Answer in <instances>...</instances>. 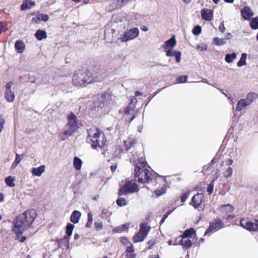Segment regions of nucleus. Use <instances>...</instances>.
I'll return each mask as SVG.
<instances>
[{"mask_svg": "<svg viewBox=\"0 0 258 258\" xmlns=\"http://www.w3.org/2000/svg\"><path fill=\"white\" fill-rule=\"evenodd\" d=\"M215 174L214 175V178L217 175V174H218V175H219V171L218 170H216L215 171Z\"/></svg>", "mask_w": 258, "mask_h": 258, "instance_id": "62", "label": "nucleus"}, {"mask_svg": "<svg viewBox=\"0 0 258 258\" xmlns=\"http://www.w3.org/2000/svg\"><path fill=\"white\" fill-rule=\"evenodd\" d=\"M136 143V140L133 138L130 137L127 140L124 141V145L126 150H128Z\"/></svg>", "mask_w": 258, "mask_h": 258, "instance_id": "25", "label": "nucleus"}, {"mask_svg": "<svg viewBox=\"0 0 258 258\" xmlns=\"http://www.w3.org/2000/svg\"><path fill=\"white\" fill-rule=\"evenodd\" d=\"M81 216V213L78 211H74L72 213L70 217V221L74 223H78Z\"/></svg>", "mask_w": 258, "mask_h": 258, "instance_id": "19", "label": "nucleus"}, {"mask_svg": "<svg viewBox=\"0 0 258 258\" xmlns=\"http://www.w3.org/2000/svg\"><path fill=\"white\" fill-rule=\"evenodd\" d=\"M120 242L124 245L125 247L130 246V245H132L133 244L129 241V240L125 237H121L120 239Z\"/></svg>", "mask_w": 258, "mask_h": 258, "instance_id": "41", "label": "nucleus"}, {"mask_svg": "<svg viewBox=\"0 0 258 258\" xmlns=\"http://www.w3.org/2000/svg\"><path fill=\"white\" fill-rule=\"evenodd\" d=\"M49 19V17L46 14H39L36 18H33L32 19V22L37 23L40 21L46 22Z\"/></svg>", "mask_w": 258, "mask_h": 258, "instance_id": "24", "label": "nucleus"}, {"mask_svg": "<svg viewBox=\"0 0 258 258\" xmlns=\"http://www.w3.org/2000/svg\"><path fill=\"white\" fill-rule=\"evenodd\" d=\"M135 106L134 104L131 103L125 108L124 113L127 114H132Z\"/></svg>", "mask_w": 258, "mask_h": 258, "instance_id": "39", "label": "nucleus"}, {"mask_svg": "<svg viewBox=\"0 0 258 258\" xmlns=\"http://www.w3.org/2000/svg\"><path fill=\"white\" fill-rule=\"evenodd\" d=\"M180 243L185 248H188L194 244V239H190L189 238H183L181 237L180 240Z\"/></svg>", "mask_w": 258, "mask_h": 258, "instance_id": "16", "label": "nucleus"}, {"mask_svg": "<svg viewBox=\"0 0 258 258\" xmlns=\"http://www.w3.org/2000/svg\"><path fill=\"white\" fill-rule=\"evenodd\" d=\"M196 232L195 229L192 228H190L188 229H186L184 231L183 234L180 236L183 238H189L192 239L191 235Z\"/></svg>", "mask_w": 258, "mask_h": 258, "instance_id": "26", "label": "nucleus"}, {"mask_svg": "<svg viewBox=\"0 0 258 258\" xmlns=\"http://www.w3.org/2000/svg\"><path fill=\"white\" fill-rule=\"evenodd\" d=\"M234 210V207L230 204L222 205L220 207V210L223 214L232 213Z\"/></svg>", "mask_w": 258, "mask_h": 258, "instance_id": "22", "label": "nucleus"}, {"mask_svg": "<svg viewBox=\"0 0 258 258\" xmlns=\"http://www.w3.org/2000/svg\"><path fill=\"white\" fill-rule=\"evenodd\" d=\"M223 222L220 220H217L215 222L210 224V226L205 233V235H207L215 230L222 228Z\"/></svg>", "mask_w": 258, "mask_h": 258, "instance_id": "12", "label": "nucleus"}, {"mask_svg": "<svg viewBox=\"0 0 258 258\" xmlns=\"http://www.w3.org/2000/svg\"><path fill=\"white\" fill-rule=\"evenodd\" d=\"M117 166L116 165H112L110 167L111 170L112 172H114L116 169Z\"/></svg>", "mask_w": 258, "mask_h": 258, "instance_id": "58", "label": "nucleus"}, {"mask_svg": "<svg viewBox=\"0 0 258 258\" xmlns=\"http://www.w3.org/2000/svg\"><path fill=\"white\" fill-rule=\"evenodd\" d=\"M45 170V166L43 165L37 168L31 169L32 174L36 176H40Z\"/></svg>", "mask_w": 258, "mask_h": 258, "instance_id": "18", "label": "nucleus"}, {"mask_svg": "<svg viewBox=\"0 0 258 258\" xmlns=\"http://www.w3.org/2000/svg\"><path fill=\"white\" fill-rule=\"evenodd\" d=\"M241 14L245 20H249L251 16L253 15V13L251 9L248 7H245L241 10Z\"/></svg>", "mask_w": 258, "mask_h": 258, "instance_id": "14", "label": "nucleus"}, {"mask_svg": "<svg viewBox=\"0 0 258 258\" xmlns=\"http://www.w3.org/2000/svg\"><path fill=\"white\" fill-rule=\"evenodd\" d=\"M141 29L144 31V32H146V31H148V28L147 27V26H142L141 27Z\"/></svg>", "mask_w": 258, "mask_h": 258, "instance_id": "57", "label": "nucleus"}, {"mask_svg": "<svg viewBox=\"0 0 258 258\" xmlns=\"http://www.w3.org/2000/svg\"><path fill=\"white\" fill-rule=\"evenodd\" d=\"M73 165L76 170H79L81 168L82 161L79 158L75 157L74 158Z\"/></svg>", "mask_w": 258, "mask_h": 258, "instance_id": "29", "label": "nucleus"}, {"mask_svg": "<svg viewBox=\"0 0 258 258\" xmlns=\"http://www.w3.org/2000/svg\"><path fill=\"white\" fill-rule=\"evenodd\" d=\"M219 29L222 33H224L225 28L223 23L220 24V25L219 27Z\"/></svg>", "mask_w": 258, "mask_h": 258, "instance_id": "55", "label": "nucleus"}, {"mask_svg": "<svg viewBox=\"0 0 258 258\" xmlns=\"http://www.w3.org/2000/svg\"><path fill=\"white\" fill-rule=\"evenodd\" d=\"M93 79L90 73L86 71H80L76 73L73 77V84L77 87H84L92 82Z\"/></svg>", "mask_w": 258, "mask_h": 258, "instance_id": "5", "label": "nucleus"}, {"mask_svg": "<svg viewBox=\"0 0 258 258\" xmlns=\"http://www.w3.org/2000/svg\"><path fill=\"white\" fill-rule=\"evenodd\" d=\"M125 252L126 258H135L136 256L133 244L126 247Z\"/></svg>", "mask_w": 258, "mask_h": 258, "instance_id": "21", "label": "nucleus"}, {"mask_svg": "<svg viewBox=\"0 0 258 258\" xmlns=\"http://www.w3.org/2000/svg\"><path fill=\"white\" fill-rule=\"evenodd\" d=\"M35 5V3L32 0H23V3L21 6V10L25 11L27 9H30L32 7Z\"/></svg>", "mask_w": 258, "mask_h": 258, "instance_id": "17", "label": "nucleus"}, {"mask_svg": "<svg viewBox=\"0 0 258 258\" xmlns=\"http://www.w3.org/2000/svg\"><path fill=\"white\" fill-rule=\"evenodd\" d=\"M201 16L205 21H210L213 17V12L211 10L204 9L201 10Z\"/></svg>", "mask_w": 258, "mask_h": 258, "instance_id": "13", "label": "nucleus"}, {"mask_svg": "<svg viewBox=\"0 0 258 258\" xmlns=\"http://www.w3.org/2000/svg\"><path fill=\"white\" fill-rule=\"evenodd\" d=\"M4 123H5V120L3 118L2 115L0 114V133L3 130Z\"/></svg>", "mask_w": 258, "mask_h": 258, "instance_id": "52", "label": "nucleus"}, {"mask_svg": "<svg viewBox=\"0 0 258 258\" xmlns=\"http://www.w3.org/2000/svg\"><path fill=\"white\" fill-rule=\"evenodd\" d=\"M227 162H228V164L229 165H232V163H233V160H232V159H229L228 160Z\"/></svg>", "mask_w": 258, "mask_h": 258, "instance_id": "64", "label": "nucleus"}, {"mask_svg": "<svg viewBox=\"0 0 258 258\" xmlns=\"http://www.w3.org/2000/svg\"><path fill=\"white\" fill-rule=\"evenodd\" d=\"M139 35V30L138 28H133L125 32L123 37L121 38L122 42H125L137 38Z\"/></svg>", "mask_w": 258, "mask_h": 258, "instance_id": "9", "label": "nucleus"}, {"mask_svg": "<svg viewBox=\"0 0 258 258\" xmlns=\"http://www.w3.org/2000/svg\"><path fill=\"white\" fill-rule=\"evenodd\" d=\"M4 196L3 194L0 193V202L4 199Z\"/></svg>", "mask_w": 258, "mask_h": 258, "instance_id": "63", "label": "nucleus"}, {"mask_svg": "<svg viewBox=\"0 0 258 258\" xmlns=\"http://www.w3.org/2000/svg\"><path fill=\"white\" fill-rule=\"evenodd\" d=\"M176 44L175 36H172L170 39L165 41L163 48L165 49H173Z\"/></svg>", "mask_w": 258, "mask_h": 258, "instance_id": "15", "label": "nucleus"}, {"mask_svg": "<svg viewBox=\"0 0 258 258\" xmlns=\"http://www.w3.org/2000/svg\"><path fill=\"white\" fill-rule=\"evenodd\" d=\"M166 192L165 189L163 187H161L160 189H158L154 191L156 195L155 197L157 198Z\"/></svg>", "mask_w": 258, "mask_h": 258, "instance_id": "42", "label": "nucleus"}, {"mask_svg": "<svg viewBox=\"0 0 258 258\" xmlns=\"http://www.w3.org/2000/svg\"><path fill=\"white\" fill-rule=\"evenodd\" d=\"M7 25L3 22H0V34L3 32H6L7 30Z\"/></svg>", "mask_w": 258, "mask_h": 258, "instance_id": "50", "label": "nucleus"}, {"mask_svg": "<svg viewBox=\"0 0 258 258\" xmlns=\"http://www.w3.org/2000/svg\"><path fill=\"white\" fill-rule=\"evenodd\" d=\"M12 86V82H9L7 83L6 85V91H11V87Z\"/></svg>", "mask_w": 258, "mask_h": 258, "instance_id": "56", "label": "nucleus"}, {"mask_svg": "<svg viewBox=\"0 0 258 258\" xmlns=\"http://www.w3.org/2000/svg\"><path fill=\"white\" fill-rule=\"evenodd\" d=\"M134 172L135 180L139 183H149L151 179V169L143 159H140L136 164Z\"/></svg>", "mask_w": 258, "mask_h": 258, "instance_id": "2", "label": "nucleus"}, {"mask_svg": "<svg viewBox=\"0 0 258 258\" xmlns=\"http://www.w3.org/2000/svg\"><path fill=\"white\" fill-rule=\"evenodd\" d=\"M116 204L119 206H120V207L125 206L127 204L125 199L123 198H121L117 199L116 200Z\"/></svg>", "mask_w": 258, "mask_h": 258, "instance_id": "43", "label": "nucleus"}, {"mask_svg": "<svg viewBox=\"0 0 258 258\" xmlns=\"http://www.w3.org/2000/svg\"><path fill=\"white\" fill-rule=\"evenodd\" d=\"M214 43L217 46L225 45L226 43V41L223 38L215 37L213 39Z\"/></svg>", "mask_w": 258, "mask_h": 258, "instance_id": "35", "label": "nucleus"}, {"mask_svg": "<svg viewBox=\"0 0 258 258\" xmlns=\"http://www.w3.org/2000/svg\"><path fill=\"white\" fill-rule=\"evenodd\" d=\"M95 226L97 230H100L102 228V224L101 223H95Z\"/></svg>", "mask_w": 258, "mask_h": 258, "instance_id": "54", "label": "nucleus"}, {"mask_svg": "<svg viewBox=\"0 0 258 258\" xmlns=\"http://www.w3.org/2000/svg\"><path fill=\"white\" fill-rule=\"evenodd\" d=\"M23 155H20L18 154H16V159L11 166V168L15 169L21 162V161L23 159Z\"/></svg>", "mask_w": 258, "mask_h": 258, "instance_id": "30", "label": "nucleus"}, {"mask_svg": "<svg viewBox=\"0 0 258 258\" xmlns=\"http://www.w3.org/2000/svg\"><path fill=\"white\" fill-rule=\"evenodd\" d=\"M250 26L253 29H258V17L253 18L250 22Z\"/></svg>", "mask_w": 258, "mask_h": 258, "instance_id": "38", "label": "nucleus"}, {"mask_svg": "<svg viewBox=\"0 0 258 258\" xmlns=\"http://www.w3.org/2000/svg\"><path fill=\"white\" fill-rule=\"evenodd\" d=\"M14 180L15 179L13 177L9 176V177L6 178L5 182L8 186L12 187L15 186V184L14 182Z\"/></svg>", "mask_w": 258, "mask_h": 258, "instance_id": "36", "label": "nucleus"}, {"mask_svg": "<svg viewBox=\"0 0 258 258\" xmlns=\"http://www.w3.org/2000/svg\"><path fill=\"white\" fill-rule=\"evenodd\" d=\"M87 142L95 149L102 148L105 144L106 140L103 133L95 127L91 128L88 131Z\"/></svg>", "mask_w": 258, "mask_h": 258, "instance_id": "3", "label": "nucleus"}, {"mask_svg": "<svg viewBox=\"0 0 258 258\" xmlns=\"http://www.w3.org/2000/svg\"><path fill=\"white\" fill-rule=\"evenodd\" d=\"M186 80H187V76H180L177 79V82L179 83H184L186 81Z\"/></svg>", "mask_w": 258, "mask_h": 258, "instance_id": "51", "label": "nucleus"}, {"mask_svg": "<svg viewBox=\"0 0 258 258\" xmlns=\"http://www.w3.org/2000/svg\"><path fill=\"white\" fill-rule=\"evenodd\" d=\"M81 125V121L77 119L76 116L74 113H71L68 116V123L66 125L67 129L63 133L65 137H62V140H65L79 128Z\"/></svg>", "mask_w": 258, "mask_h": 258, "instance_id": "4", "label": "nucleus"}, {"mask_svg": "<svg viewBox=\"0 0 258 258\" xmlns=\"http://www.w3.org/2000/svg\"><path fill=\"white\" fill-rule=\"evenodd\" d=\"M258 95L256 93H249L247 95L245 100H246V102L248 103V104L249 105L254 100L256 99Z\"/></svg>", "mask_w": 258, "mask_h": 258, "instance_id": "28", "label": "nucleus"}, {"mask_svg": "<svg viewBox=\"0 0 258 258\" xmlns=\"http://www.w3.org/2000/svg\"><path fill=\"white\" fill-rule=\"evenodd\" d=\"M201 27L199 26H197L192 29V31L194 34L198 35L201 33Z\"/></svg>", "mask_w": 258, "mask_h": 258, "instance_id": "46", "label": "nucleus"}, {"mask_svg": "<svg viewBox=\"0 0 258 258\" xmlns=\"http://www.w3.org/2000/svg\"><path fill=\"white\" fill-rule=\"evenodd\" d=\"M74 225L72 224H68L66 227V233L68 236H70L72 234Z\"/></svg>", "mask_w": 258, "mask_h": 258, "instance_id": "40", "label": "nucleus"}, {"mask_svg": "<svg viewBox=\"0 0 258 258\" xmlns=\"http://www.w3.org/2000/svg\"><path fill=\"white\" fill-rule=\"evenodd\" d=\"M237 57L236 53L233 52L230 54H227L225 55V60L227 63H231Z\"/></svg>", "mask_w": 258, "mask_h": 258, "instance_id": "31", "label": "nucleus"}, {"mask_svg": "<svg viewBox=\"0 0 258 258\" xmlns=\"http://www.w3.org/2000/svg\"><path fill=\"white\" fill-rule=\"evenodd\" d=\"M233 169L231 167H229L224 172V176L225 178L230 177L232 174Z\"/></svg>", "mask_w": 258, "mask_h": 258, "instance_id": "44", "label": "nucleus"}, {"mask_svg": "<svg viewBox=\"0 0 258 258\" xmlns=\"http://www.w3.org/2000/svg\"><path fill=\"white\" fill-rule=\"evenodd\" d=\"M17 234V239L19 240V241L21 242H24L26 240V237L23 236L21 235L22 233H16Z\"/></svg>", "mask_w": 258, "mask_h": 258, "instance_id": "48", "label": "nucleus"}, {"mask_svg": "<svg viewBox=\"0 0 258 258\" xmlns=\"http://www.w3.org/2000/svg\"><path fill=\"white\" fill-rule=\"evenodd\" d=\"M36 216L34 210H27L19 215L13 221V231L15 233H23L31 225Z\"/></svg>", "mask_w": 258, "mask_h": 258, "instance_id": "1", "label": "nucleus"}, {"mask_svg": "<svg viewBox=\"0 0 258 258\" xmlns=\"http://www.w3.org/2000/svg\"><path fill=\"white\" fill-rule=\"evenodd\" d=\"M189 192H186L181 196V201L182 202H184L189 197Z\"/></svg>", "mask_w": 258, "mask_h": 258, "instance_id": "53", "label": "nucleus"}, {"mask_svg": "<svg viewBox=\"0 0 258 258\" xmlns=\"http://www.w3.org/2000/svg\"><path fill=\"white\" fill-rule=\"evenodd\" d=\"M247 55L245 53H242L239 61H238L237 65L239 67H241L246 64V59Z\"/></svg>", "mask_w": 258, "mask_h": 258, "instance_id": "34", "label": "nucleus"}, {"mask_svg": "<svg viewBox=\"0 0 258 258\" xmlns=\"http://www.w3.org/2000/svg\"><path fill=\"white\" fill-rule=\"evenodd\" d=\"M249 105L248 103L246 102L245 99L240 100L236 106V109L237 111H241L245 108V107Z\"/></svg>", "mask_w": 258, "mask_h": 258, "instance_id": "23", "label": "nucleus"}, {"mask_svg": "<svg viewBox=\"0 0 258 258\" xmlns=\"http://www.w3.org/2000/svg\"><path fill=\"white\" fill-rule=\"evenodd\" d=\"M15 48L18 53H21L25 50V45L22 41L18 40L15 42Z\"/></svg>", "mask_w": 258, "mask_h": 258, "instance_id": "20", "label": "nucleus"}, {"mask_svg": "<svg viewBox=\"0 0 258 258\" xmlns=\"http://www.w3.org/2000/svg\"><path fill=\"white\" fill-rule=\"evenodd\" d=\"M35 36L38 40H42L47 37V34L45 31L41 30H37L35 34Z\"/></svg>", "mask_w": 258, "mask_h": 258, "instance_id": "27", "label": "nucleus"}, {"mask_svg": "<svg viewBox=\"0 0 258 258\" xmlns=\"http://www.w3.org/2000/svg\"><path fill=\"white\" fill-rule=\"evenodd\" d=\"M150 230V227L146 223H141L140 225L139 231L133 237L135 243L143 241L147 236Z\"/></svg>", "mask_w": 258, "mask_h": 258, "instance_id": "7", "label": "nucleus"}, {"mask_svg": "<svg viewBox=\"0 0 258 258\" xmlns=\"http://www.w3.org/2000/svg\"><path fill=\"white\" fill-rule=\"evenodd\" d=\"M204 194L202 193H198L195 195L191 199L190 204L193 206L196 209L201 207L204 202Z\"/></svg>", "mask_w": 258, "mask_h": 258, "instance_id": "11", "label": "nucleus"}, {"mask_svg": "<svg viewBox=\"0 0 258 258\" xmlns=\"http://www.w3.org/2000/svg\"><path fill=\"white\" fill-rule=\"evenodd\" d=\"M240 226L249 231H255L258 230L257 222H253L248 221L247 219H243L240 221Z\"/></svg>", "mask_w": 258, "mask_h": 258, "instance_id": "10", "label": "nucleus"}, {"mask_svg": "<svg viewBox=\"0 0 258 258\" xmlns=\"http://www.w3.org/2000/svg\"><path fill=\"white\" fill-rule=\"evenodd\" d=\"M177 50H173L172 49H169L166 51V55L167 56H174Z\"/></svg>", "mask_w": 258, "mask_h": 258, "instance_id": "47", "label": "nucleus"}, {"mask_svg": "<svg viewBox=\"0 0 258 258\" xmlns=\"http://www.w3.org/2000/svg\"><path fill=\"white\" fill-rule=\"evenodd\" d=\"M112 101V94L110 92H105L98 94L94 97L93 106L95 108H102L108 106Z\"/></svg>", "mask_w": 258, "mask_h": 258, "instance_id": "6", "label": "nucleus"}, {"mask_svg": "<svg viewBox=\"0 0 258 258\" xmlns=\"http://www.w3.org/2000/svg\"><path fill=\"white\" fill-rule=\"evenodd\" d=\"M172 211L171 210V211H168L167 212V213L165 214V215L164 216V217H165V218H167L168 217V216L172 213Z\"/></svg>", "mask_w": 258, "mask_h": 258, "instance_id": "59", "label": "nucleus"}, {"mask_svg": "<svg viewBox=\"0 0 258 258\" xmlns=\"http://www.w3.org/2000/svg\"><path fill=\"white\" fill-rule=\"evenodd\" d=\"M231 36V34L230 33H227L226 34V37L227 39H229Z\"/></svg>", "mask_w": 258, "mask_h": 258, "instance_id": "61", "label": "nucleus"}, {"mask_svg": "<svg viewBox=\"0 0 258 258\" xmlns=\"http://www.w3.org/2000/svg\"><path fill=\"white\" fill-rule=\"evenodd\" d=\"M128 228V226L126 224L121 225L118 226L115 228H114L113 230V233H120L122 231L127 230Z\"/></svg>", "mask_w": 258, "mask_h": 258, "instance_id": "32", "label": "nucleus"}, {"mask_svg": "<svg viewBox=\"0 0 258 258\" xmlns=\"http://www.w3.org/2000/svg\"><path fill=\"white\" fill-rule=\"evenodd\" d=\"M5 97L8 102H13L15 99L14 93L12 91H6Z\"/></svg>", "mask_w": 258, "mask_h": 258, "instance_id": "33", "label": "nucleus"}, {"mask_svg": "<svg viewBox=\"0 0 258 258\" xmlns=\"http://www.w3.org/2000/svg\"><path fill=\"white\" fill-rule=\"evenodd\" d=\"M88 219L87 223L86 224V226L87 227H89L92 225L93 221L92 215L90 213L88 214Z\"/></svg>", "mask_w": 258, "mask_h": 258, "instance_id": "45", "label": "nucleus"}, {"mask_svg": "<svg viewBox=\"0 0 258 258\" xmlns=\"http://www.w3.org/2000/svg\"><path fill=\"white\" fill-rule=\"evenodd\" d=\"M199 49H201V51H205L207 49V46H204L203 47H200L199 46H198Z\"/></svg>", "mask_w": 258, "mask_h": 258, "instance_id": "60", "label": "nucleus"}, {"mask_svg": "<svg viewBox=\"0 0 258 258\" xmlns=\"http://www.w3.org/2000/svg\"><path fill=\"white\" fill-rule=\"evenodd\" d=\"M177 62H179L181 60V53L179 51H177L174 55Z\"/></svg>", "mask_w": 258, "mask_h": 258, "instance_id": "49", "label": "nucleus"}, {"mask_svg": "<svg viewBox=\"0 0 258 258\" xmlns=\"http://www.w3.org/2000/svg\"><path fill=\"white\" fill-rule=\"evenodd\" d=\"M219 177L218 174L217 175L213 178V179L212 180L210 184L208 185L207 188V191L209 192V194H211L213 191V188H214V185L215 181L217 179V178Z\"/></svg>", "mask_w": 258, "mask_h": 258, "instance_id": "37", "label": "nucleus"}, {"mask_svg": "<svg viewBox=\"0 0 258 258\" xmlns=\"http://www.w3.org/2000/svg\"><path fill=\"white\" fill-rule=\"evenodd\" d=\"M137 184L133 181H126L123 186L120 188L118 191L119 195H125L128 194L138 191Z\"/></svg>", "mask_w": 258, "mask_h": 258, "instance_id": "8", "label": "nucleus"}]
</instances>
